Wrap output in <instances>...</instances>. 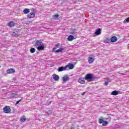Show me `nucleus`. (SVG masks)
Here are the masks:
<instances>
[{
    "instance_id": "obj_35",
    "label": "nucleus",
    "mask_w": 129,
    "mask_h": 129,
    "mask_svg": "<svg viewBox=\"0 0 129 129\" xmlns=\"http://www.w3.org/2000/svg\"><path fill=\"white\" fill-rule=\"evenodd\" d=\"M2 67L0 66V68H1Z\"/></svg>"
},
{
    "instance_id": "obj_3",
    "label": "nucleus",
    "mask_w": 129,
    "mask_h": 129,
    "mask_svg": "<svg viewBox=\"0 0 129 129\" xmlns=\"http://www.w3.org/2000/svg\"><path fill=\"white\" fill-rule=\"evenodd\" d=\"M3 110L5 113H10V112H11V111H12V109H11L10 106H6L3 108Z\"/></svg>"
},
{
    "instance_id": "obj_14",
    "label": "nucleus",
    "mask_w": 129,
    "mask_h": 129,
    "mask_svg": "<svg viewBox=\"0 0 129 129\" xmlns=\"http://www.w3.org/2000/svg\"><path fill=\"white\" fill-rule=\"evenodd\" d=\"M20 35L19 32L18 31H14L12 33V36H13V37H19V36Z\"/></svg>"
},
{
    "instance_id": "obj_12",
    "label": "nucleus",
    "mask_w": 129,
    "mask_h": 129,
    "mask_svg": "<svg viewBox=\"0 0 129 129\" xmlns=\"http://www.w3.org/2000/svg\"><path fill=\"white\" fill-rule=\"evenodd\" d=\"M110 41L112 43H115V42H117V37H116V36H112L110 39Z\"/></svg>"
},
{
    "instance_id": "obj_16",
    "label": "nucleus",
    "mask_w": 129,
    "mask_h": 129,
    "mask_svg": "<svg viewBox=\"0 0 129 129\" xmlns=\"http://www.w3.org/2000/svg\"><path fill=\"white\" fill-rule=\"evenodd\" d=\"M43 42H42V40H38L37 41H36L35 42V45L36 46H41L42 45Z\"/></svg>"
},
{
    "instance_id": "obj_13",
    "label": "nucleus",
    "mask_w": 129,
    "mask_h": 129,
    "mask_svg": "<svg viewBox=\"0 0 129 129\" xmlns=\"http://www.w3.org/2000/svg\"><path fill=\"white\" fill-rule=\"evenodd\" d=\"M53 78L54 79V80H55V81H58V80H59V79H60V77H59V76L56 75V74H53Z\"/></svg>"
},
{
    "instance_id": "obj_20",
    "label": "nucleus",
    "mask_w": 129,
    "mask_h": 129,
    "mask_svg": "<svg viewBox=\"0 0 129 129\" xmlns=\"http://www.w3.org/2000/svg\"><path fill=\"white\" fill-rule=\"evenodd\" d=\"M60 46V43H57L55 47L52 49V52H55V50H56V49H57V48H59V46Z\"/></svg>"
},
{
    "instance_id": "obj_15",
    "label": "nucleus",
    "mask_w": 129,
    "mask_h": 129,
    "mask_svg": "<svg viewBox=\"0 0 129 129\" xmlns=\"http://www.w3.org/2000/svg\"><path fill=\"white\" fill-rule=\"evenodd\" d=\"M88 62L89 64H92L93 62H94V58L92 57H89L88 58Z\"/></svg>"
},
{
    "instance_id": "obj_31",
    "label": "nucleus",
    "mask_w": 129,
    "mask_h": 129,
    "mask_svg": "<svg viewBox=\"0 0 129 129\" xmlns=\"http://www.w3.org/2000/svg\"><path fill=\"white\" fill-rule=\"evenodd\" d=\"M109 82V81L105 82L104 85H105V86H107V85H108Z\"/></svg>"
},
{
    "instance_id": "obj_27",
    "label": "nucleus",
    "mask_w": 129,
    "mask_h": 129,
    "mask_svg": "<svg viewBox=\"0 0 129 129\" xmlns=\"http://www.w3.org/2000/svg\"><path fill=\"white\" fill-rule=\"evenodd\" d=\"M26 120H27V118H20V121H21V122H24L26 121Z\"/></svg>"
},
{
    "instance_id": "obj_23",
    "label": "nucleus",
    "mask_w": 129,
    "mask_h": 129,
    "mask_svg": "<svg viewBox=\"0 0 129 129\" xmlns=\"http://www.w3.org/2000/svg\"><path fill=\"white\" fill-rule=\"evenodd\" d=\"M23 12H24V14H29V13H30V9H25L23 11Z\"/></svg>"
},
{
    "instance_id": "obj_8",
    "label": "nucleus",
    "mask_w": 129,
    "mask_h": 129,
    "mask_svg": "<svg viewBox=\"0 0 129 129\" xmlns=\"http://www.w3.org/2000/svg\"><path fill=\"white\" fill-rule=\"evenodd\" d=\"M101 34V29L98 28L95 32V34L96 36H99Z\"/></svg>"
},
{
    "instance_id": "obj_6",
    "label": "nucleus",
    "mask_w": 129,
    "mask_h": 129,
    "mask_svg": "<svg viewBox=\"0 0 129 129\" xmlns=\"http://www.w3.org/2000/svg\"><path fill=\"white\" fill-rule=\"evenodd\" d=\"M8 74H12V73H15L16 72V70L14 69H9L7 71Z\"/></svg>"
},
{
    "instance_id": "obj_25",
    "label": "nucleus",
    "mask_w": 129,
    "mask_h": 129,
    "mask_svg": "<svg viewBox=\"0 0 129 129\" xmlns=\"http://www.w3.org/2000/svg\"><path fill=\"white\" fill-rule=\"evenodd\" d=\"M108 124V122L107 121H104V122L102 123L103 126H106Z\"/></svg>"
},
{
    "instance_id": "obj_19",
    "label": "nucleus",
    "mask_w": 129,
    "mask_h": 129,
    "mask_svg": "<svg viewBox=\"0 0 129 129\" xmlns=\"http://www.w3.org/2000/svg\"><path fill=\"white\" fill-rule=\"evenodd\" d=\"M67 39L68 41H73V40H74V36L73 35H70L68 36Z\"/></svg>"
},
{
    "instance_id": "obj_9",
    "label": "nucleus",
    "mask_w": 129,
    "mask_h": 129,
    "mask_svg": "<svg viewBox=\"0 0 129 129\" xmlns=\"http://www.w3.org/2000/svg\"><path fill=\"white\" fill-rule=\"evenodd\" d=\"M67 70L66 66L60 67L58 68L57 71H58V72H62V71H65V70Z\"/></svg>"
},
{
    "instance_id": "obj_2",
    "label": "nucleus",
    "mask_w": 129,
    "mask_h": 129,
    "mask_svg": "<svg viewBox=\"0 0 129 129\" xmlns=\"http://www.w3.org/2000/svg\"><path fill=\"white\" fill-rule=\"evenodd\" d=\"M70 34H72V35H74L75 37H76V36H77V34H78V32H77V30H76V29L72 28L70 30Z\"/></svg>"
},
{
    "instance_id": "obj_29",
    "label": "nucleus",
    "mask_w": 129,
    "mask_h": 129,
    "mask_svg": "<svg viewBox=\"0 0 129 129\" xmlns=\"http://www.w3.org/2000/svg\"><path fill=\"white\" fill-rule=\"evenodd\" d=\"M53 17L55 18L56 20H57L59 18V15L58 14H55L53 15Z\"/></svg>"
},
{
    "instance_id": "obj_5",
    "label": "nucleus",
    "mask_w": 129,
    "mask_h": 129,
    "mask_svg": "<svg viewBox=\"0 0 129 129\" xmlns=\"http://www.w3.org/2000/svg\"><path fill=\"white\" fill-rule=\"evenodd\" d=\"M66 69H67V68H69V69L71 70L72 69H73L74 68V64L72 63H70L68 65H66Z\"/></svg>"
},
{
    "instance_id": "obj_34",
    "label": "nucleus",
    "mask_w": 129,
    "mask_h": 129,
    "mask_svg": "<svg viewBox=\"0 0 129 129\" xmlns=\"http://www.w3.org/2000/svg\"><path fill=\"white\" fill-rule=\"evenodd\" d=\"M128 49H129V44H128Z\"/></svg>"
},
{
    "instance_id": "obj_24",
    "label": "nucleus",
    "mask_w": 129,
    "mask_h": 129,
    "mask_svg": "<svg viewBox=\"0 0 129 129\" xmlns=\"http://www.w3.org/2000/svg\"><path fill=\"white\" fill-rule=\"evenodd\" d=\"M110 42V39L109 38H106L104 40V43H107L108 44Z\"/></svg>"
},
{
    "instance_id": "obj_17",
    "label": "nucleus",
    "mask_w": 129,
    "mask_h": 129,
    "mask_svg": "<svg viewBox=\"0 0 129 129\" xmlns=\"http://www.w3.org/2000/svg\"><path fill=\"white\" fill-rule=\"evenodd\" d=\"M44 49H45V46H44V45H39L37 47V50H38V51H41V50H44Z\"/></svg>"
},
{
    "instance_id": "obj_33",
    "label": "nucleus",
    "mask_w": 129,
    "mask_h": 129,
    "mask_svg": "<svg viewBox=\"0 0 129 129\" xmlns=\"http://www.w3.org/2000/svg\"><path fill=\"white\" fill-rule=\"evenodd\" d=\"M51 103H52V102L50 101V102H49V104H51Z\"/></svg>"
},
{
    "instance_id": "obj_30",
    "label": "nucleus",
    "mask_w": 129,
    "mask_h": 129,
    "mask_svg": "<svg viewBox=\"0 0 129 129\" xmlns=\"http://www.w3.org/2000/svg\"><path fill=\"white\" fill-rule=\"evenodd\" d=\"M22 100H23V99H21L19 100L18 101H17L16 105H17V104H19V103H20V102H21L22 101Z\"/></svg>"
},
{
    "instance_id": "obj_11",
    "label": "nucleus",
    "mask_w": 129,
    "mask_h": 129,
    "mask_svg": "<svg viewBox=\"0 0 129 129\" xmlns=\"http://www.w3.org/2000/svg\"><path fill=\"white\" fill-rule=\"evenodd\" d=\"M35 16V13L31 12L27 15V18H29V19H32V18H34Z\"/></svg>"
},
{
    "instance_id": "obj_22",
    "label": "nucleus",
    "mask_w": 129,
    "mask_h": 129,
    "mask_svg": "<svg viewBox=\"0 0 129 129\" xmlns=\"http://www.w3.org/2000/svg\"><path fill=\"white\" fill-rule=\"evenodd\" d=\"M63 50H64V48H60L59 49H57L56 50H55L54 52H55V53H60L62 52Z\"/></svg>"
},
{
    "instance_id": "obj_10",
    "label": "nucleus",
    "mask_w": 129,
    "mask_h": 129,
    "mask_svg": "<svg viewBox=\"0 0 129 129\" xmlns=\"http://www.w3.org/2000/svg\"><path fill=\"white\" fill-rule=\"evenodd\" d=\"M69 76L68 75H66L62 78V80L63 82H67V81H69L70 80Z\"/></svg>"
},
{
    "instance_id": "obj_1",
    "label": "nucleus",
    "mask_w": 129,
    "mask_h": 129,
    "mask_svg": "<svg viewBox=\"0 0 129 129\" xmlns=\"http://www.w3.org/2000/svg\"><path fill=\"white\" fill-rule=\"evenodd\" d=\"M85 80H89L90 81H94L95 80V77L93 74H88L85 77Z\"/></svg>"
},
{
    "instance_id": "obj_21",
    "label": "nucleus",
    "mask_w": 129,
    "mask_h": 129,
    "mask_svg": "<svg viewBox=\"0 0 129 129\" xmlns=\"http://www.w3.org/2000/svg\"><path fill=\"white\" fill-rule=\"evenodd\" d=\"M118 94V91H116V90H114L111 93V95H117Z\"/></svg>"
},
{
    "instance_id": "obj_7",
    "label": "nucleus",
    "mask_w": 129,
    "mask_h": 129,
    "mask_svg": "<svg viewBox=\"0 0 129 129\" xmlns=\"http://www.w3.org/2000/svg\"><path fill=\"white\" fill-rule=\"evenodd\" d=\"M85 78H81L79 79L78 82L81 84H84L85 83Z\"/></svg>"
},
{
    "instance_id": "obj_26",
    "label": "nucleus",
    "mask_w": 129,
    "mask_h": 129,
    "mask_svg": "<svg viewBox=\"0 0 129 129\" xmlns=\"http://www.w3.org/2000/svg\"><path fill=\"white\" fill-rule=\"evenodd\" d=\"M36 52V49L35 48H31L30 49V53H35Z\"/></svg>"
},
{
    "instance_id": "obj_4",
    "label": "nucleus",
    "mask_w": 129,
    "mask_h": 129,
    "mask_svg": "<svg viewBox=\"0 0 129 129\" xmlns=\"http://www.w3.org/2000/svg\"><path fill=\"white\" fill-rule=\"evenodd\" d=\"M52 114H54V111L52 110H49L47 112H46L44 114V115H47L49 116V115H51Z\"/></svg>"
},
{
    "instance_id": "obj_18",
    "label": "nucleus",
    "mask_w": 129,
    "mask_h": 129,
    "mask_svg": "<svg viewBox=\"0 0 129 129\" xmlns=\"http://www.w3.org/2000/svg\"><path fill=\"white\" fill-rule=\"evenodd\" d=\"M15 22L13 21H11L10 23H8V26L10 27H15Z\"/></svg>"
},
{
    "instance_id": "obj_32",
    "label": "nucleus",
    "mask_w": 129,
    "mask_h": 129,
    "mask_svg": "<svg viewBox=\"0 0 129 129\" xmlns=\"http://www.w3.org/2000/svg\"><path fill=\"white\" fill-rule=\"evenodd\" d=\"M85 93H86L85 92H83V93L82 94V96H84L85 94Z\"/></svg>"
},
{
    "instance_id": "obj_28",
    "label": "nucleus",
    "mask_w": 129,
    "mask_h": 129,
    "mask_svg": "<svg viewBox=\"0 0 129 129\" xmlns=\"http://www.w3.org/2000/svg\"><path fill=\"white\" fill-rule=\"evenodd\" d=\"M104 121V120L103 119H99V123H103Z\"/></svg>"
}]
</instances>
